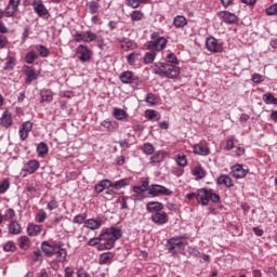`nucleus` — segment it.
Listing matches in <instances>:
<instances>
[{
  "label": "nucleus",
  "instance_id": "nucleus-36",
  "mask_svg": "<svg viewBox=\"0 0 277 277\" xmlns=\"http://www.w3.org/2000/svg\"><path fill=\"white\" fill-rule=\"evenodd\" d=\"M113 115L115 116L116 120H126V118H129L127 111L121 108H114Z\"/></svg>",
  "mask_w": 277,
  "mask_h": 277
},
{
  "label": "nucleus",
  "instance_id": "nucleus-15",
  "mask_svg": "<svg viewBox=\"0 0 277 277\" xmlns=\"http://www.w3.org/2000/svg\"><path fill=\"white\" fill-rule=\"evenodd\" d=\"M219 18L223 21V23H227L228 25H233L237 23V15L235 13H230L228 11H221L217 13Z\"/></svg>",
  "mask_w": 277,
  "mask_h": 277
},
{
  "label": "nucleus",
  "instance_id": "nucleus-64",
  "mask_svg": "<svg viewBox=\"0 0 277 277\" xmlns=\"http://www.w3.org/2000/svg\"><path fill=\"white\" fill-rule=\"evenodd\" d=\"M57 207H58V205H57V201H55V200H51L48 203L49 211H55V209H57Z\"/></svg>",
  "mask_w": 277,
  "mask_h": 277
},
{
  "label": "nucleus",
  "instance_id": "nucleus-48",
  "mask_svg": "<svg viewBox=\"0 0 277 277\" xmlns=\"http://www.w3.org/2000/svg\"><path fill=\"white\" fill-rule=\"evenodd\" d=\"M176 163L181 168H186L187 167V157L185 155H179L176 158Z\"/></svg>",
  "mask_w": 277,
  "mask_h": 277
},
{
  "label": "nucleus",
  "instance_id": "nucleus-26",
  "mask_svg": "<svg viewBox=\"0 0 277 277\" xmlns=\"http://www.w3.org/2000/svg\"><path fill=\"white\" fill-rule=\"evenodd\" d=\"M40 103H53V91L49 89H43L40 92Z\"/></svg>",
  "mask_w": 277,
  "mask_h": 277
},
{
  "label": "nucleus",
  "instance_id": "nucleus-50",
  "mask_svg": "<svg viewBox=\"0 0 277 277\" xmlns=\"http://www.w3.org/2000/svg\"><path fill=\"white\" fill-rule=\"evenodd\" d=\"M145 101L148 105H157V96L153 93H147Z\"/></svg>",
  "mask_w": 277,
  "mask_h": 277
},
{
  "label": "nucleus",
  "instance_id": "nucleus-42",
  "mask_svg": "<svg viewBox=\"0 0 277 277\" xmlns=\"http://www.w3.org/2000/svg\"><path fill=\"white\" fill-rule=\"evenodd\" d=\"M155 57H157V53L153 52H146L144 56V64H153L155 62Z\"/></svg>",
  "mask_w": 277,
  "mask_h": 277
},
{
  "label": "nucleus",
  "instance_id": "nucleus-20",
  "mask_svg": "<svg viewBox=\"0 0 277 277\" xmlns=\"http://www.w3.org/2000/svg\"><path fill=\"white\" fill-rule=\"evenodd\" d=\"M119 42L123 51H135L137 49V43L129 38H123Z\"/></svg>",
  "mask_w": 277,
  "mask_h": 277
},
{
  "label": "nucleus",
  "instance_id": "nucleus-52",
  "mask_svg": "<svg viewBox=\"0 0 277 277\" xmlns=\"http://www.w3.org/2000/svg\"><path fill=\"white\" fill-rule=\"evenodd\" d=\"M263 101L266 105H274V101L276 97L272 93H266L263 95Z\"/></svg>",
  "mask_w": 277,
  "mask_h": 277
},
{
  "label": "nucleus",
  "instance_id": "nucleus-51",
  "mask_svg": "<svg viewBox=\"0 0 277 277\" xmlns=\"http://www.w3.org/2000/svg\"><path fill=\"white\" fill-rule=\"evenodd\" d=\"M100 8H101V4H98V2H96V1H91L89 3V10H90L91 14H96V12H98Z\"/></svg>",
  "mask_w": 277,
  "mask_h": 277
},
{
  "label": "nucleus",
  "instance_id": "nucleus-25",
  "mask_svg": "<svg viewBox=\"0 0 277 277\" xmlns=\"http://www.w3.org/2000/svg\"><path fill=\"white\" fill-rule=\"evenodd\" d=\"M57 248V245H51L47 241H43L41 243V250L44 252L45 256H53L55 255V250Z\"/></svg>",
  "mask_w": 277,
  "mask_h": 277
},
{
  "label": "nucleus",
  "instance_id": "nucleus-4",
  "mask_svg": "<svg viewBox=\"0 0 277 277\" xmlns=\"http://www.w3.org/2000/svg\"><path fill=\"white\" fill-rule=\"evenodd\" d=\"M185 246H187V242L183 241V237L181 236L172 237L167 241V250H169L171 254H179V252H183V250H185Z\"/></svg>",
  "mask_w": 277,
  "mask_h": 277
},
{
  "label": "nucleus",
  "instance_id": "nucleus-45",
  "mask_svg": "<svg viewBox=\"0 0 277 277\" xmlns=\"http://www.w3.org/2000/svg\"><path fill=\"white\" fill-rule=\"evenodd\" d=\"M10 189V179H4L0 182V194H5Z\"/></svg>",
  "mask_w": 277,
  "mask_h": 277
},
{
  "label": "nucleus",
  "instance_id": "nucleus-31",
  "mask_svg": "<svg viewBox=\"0 0 277 277\" xmlns=\"http://www.w3.org/2000/svg\"><path fill=\"white\" fill-rule=\"evenodd\" d=\"M148 179H146L145 181L142 182L141 186H133V192L134 194H144V192H148Z\"/></svg>",
  "mask_w": 277,
  "mask_h": 277
},
{
  "label": "nucleus",
  "instance_id": "nucleus-8",
  "mask_svg": "<svg viewBox=\"0 0 277 277\" xmlns=\"http://www.w3.org/2000/svg\"><path fill=\"white\" fill-rule=\"evenodd\" d=\"M120 81L121 83H129L130 85H132V88H137L140 87V83H141L140 78L134 76L132 71H124L120 76Z\"/></svg>",
  "mask_w": 277,
  "mask_h": 277
},
{
  "label": "nucleus",
  "instance_id": "nucleus-7",
  "mask_svg": "<svg viewBox=\"0 0 277 277\" xmlns=\"http://www.w3.org/2000/svg\"><path fill=\"white\" fill-rule=\"evenodd\" d=\"M193 150L195 155H199L200 157H209V155H211V147H209L207 141H201L200 143L195 144Z\"/></svg>",
  "mask_w": 277,
  "mask_h": 277
},
{
  "label": "nucleus",
  "instance_id": "nucleus-5",
  "mask_svg": "<svg viewBox=\"0 0 277 277\" xmlns=\"http://www.w3.org/2000/svg\"><path fill=\"white\" fill-rule=\"evenodd\" d=\"M148 195L151 198H157V196H172V190L159 184H151L148 187Z\"/></svg>",
  "mask_w": 277,
  "mask_h": 277
},
{
  "label": "nucleus",
  "instance_id": "nucleus-23",
  "mask_svg": "<svg viewBox=\"0 0 277 277\" xmlns=\"http://www.w3.org/2000/svg\"><path fill=\"white\" fill-rule=\"evenodd\" d=\"M40 168V162L38 160H30L24 164L23 171L28 174H34Z\"/></svg>",
  "mask_w": 277,
  "mask_h": 277
},
{
  "label": "nucleus",
  "instance_id": "nucleus-53",
  "mask_svg": "<svg viewBox=\"0 0 277 277\" xmlns=\"http://www.w3.org/2000/svg\"><path fill=\"white\" fill-rule=\"evenodd\" d=\"M88 217V214L81 213L74 217V224H83V221Z\"/></svg>",
  "mask_w": 277,
  "mask_h": 277
},
{
  "label": "nucleus",
  "instance_id": "nucleus-56",
  "mask_svg": "<svg viewBox=\"0 0 277 277\" xmlns=\"http://www.w3.org/2000/svg\"><path fill=\"white\" fill-rule=\"evenodd\" d=\"M101 241H103V240L101 239V236L95 237V238H91V239L89 240V242H88V246H91L92 248H94V246H97V248H98V246H101Z\"/></svg>",
  "mask_w": 277,
  "mask_h": 277
},
{
  "label": "nucleus",
  "instance_id": "nucleus-29",
  "mask_svg": "<svg viewBox=\"0 0 277 277\" xmlns=\"http://www.w3.org/2000/svg\"><path fill=\"white\" fill-rule=\"evenodd\" d=\"M40 233H42V228L40 227V225H36V224L28 225L27 234L29 235V237H38Z\"/></svg>",
  "mask_w": 277,
  "mask_h": 277
},
{
  "label": "nucleus",
  "instance_id": "nucleus-58",
  "mask_svg": "<svg viewBox=\"0 0 277 277\" xmlns=\"http://www.w3.org/2000/svg\"><path fill=\"white\" fill-rule=\"evenodd\" d=\"M4 252H14L16 250V247L14 246V242L9 241L3 247Z\"/></svg>",
  "mask_w": 277,
  "mask_h": 277
},
{
  "label": "nucleus",
  "instance_id": "nucleus-37",
  "mask_svg": "<svg viewBox=\"0 0 277 277\" xmlns=\"http://www.w3.org/2000/svg\"><path fill=\"white\" fill-rule=\"evenodd\" d=\"M37 153L39 157H44V155L49 153V145L44 142L39 143L37 146Z\"/></svg>",
  "mask_w": 277,
  "mask_h": 277
},
{
  "label": "nucleus",
  "instance_id": "nucleus-63",
  "mask_svg": "<svg viewBox=\"0 0 277 277\" xmlns=\"http://www.w3.org/2000/svg\"><path fill=\"white\" fill-rule=\"evenodd\" d=\"M251 81H253V83H261V81H263V76H261V74H253Z\"/></svg>",
  "mask_w": 277,
  "mask_h": 277
},
{
  "label": "nucleus",
  "instance_id": "nucleus-1",
  "mask_svg": "<svg viewBox=\"0 0 277 277\" xmlns=\"http://www.w3.org/2000/svg\"><path fill=\"white\" fill-rule=\"evenodd\" d=\"M122 237V229L120 227H108L102 230L100 238L103 243L97 247L100 252L103 250H111L116 246V241Z\"/></svg>",
  "mask_w": 277,
  "mask_h": 277
},
{
  "label": "nucleus",
  "instance_id": "nucleus-11",
  "mask_svg": "<svg viewBox=\"0 0 277 277\" xmlns=\"http://www.w3.org/2000/svg\"><path fill=\"white\" fill-rule=\"evenodd\" d=\"M75 40L76 42H94V40H98V35L91 32V31H87V32H82V34H76L75 35Z\"/></svg>",
  "mask_w": 277,
  "mask_h": 277
},
{
  "label": "nucleus",
  "instance_id": "nucleus-39",
  "mask_svg": "<svg viewBox=\"0 0 277 277\" xmlns=\"http://www.w3.org/2000/svg\"><path fill=\"white\" fill-rule=\"evenodd\" d=\"M131 183L129 179H121L113 184L114 189H122V187H127Z\"/></svg>",
  "mask_w": 277,
  "mask_h": 277
},
{
  "label": "nucleus",
  "instance_id": "nucleus-17",
  "mask_svg": "<svg viewBox=\"0 0 277 277\" xmlns=\"http://www.w3.org/2000/svg\"><path fill=\"white\" fill-rule=\"evenodd\" d=\"M19 5H21V0H9V3L5 8V16L10 18L14 14H16V10H18Z\"/></svg>",
  "mask_w": 277,
  "mask_h": 277
},
{
  "label": "nucleus",
  "instance_id": "nucleus-57",
  "mask_svg": "<svg viewBox=\"0 0 277 277\" xmlns=\"http://www.w3.org/2000/svg\"><path fill=\"white\" fill-rule=\"evenodd\" d=\"M44 220H47V212L40 211V212L36 215V222H37L38 224H42V222H44Z\"/></svg>",
  "mask_w": 277,
  "mask_h": 277
},
{
  "label": "nucleus",
  "instance_id": "nucleus-18",
  "mask_svg": "<svg viewBox=\"0 0 277 277\" xmlns=\"http://www.w3.org/2000/svg\"><path fill=\"white\" fill-rule=\"evenodd\" d=\"M232 174L234 179H246L248 171L243 169V166L235 164L232 167Z\"/></svg>",
  "mask_w": 277,
  "mask_h": 277
},
{
  "label": "nucleus",
  "instance_id": "nucleus-6",
  "mask_svg": "<svg viewBox=\"0 0 277 277\" xmlns=\"http://www.w3.org/2000/svg\"><path fill=\"white\" fill-rule=\"evenodd\" d=\"M32 8L40 18L49 19V16H51V14L49 13V9H47V6L44 5V3H42L41 0H34Z\"/></svg>",
  "mask_w": 277,
  "mask_h": 277
},
{
  "label": "nucleus",
  "instance_id": "nucleus-40",
  "mask_svg": "<svg viewBox=\"0 0 277 277\" xmlns=\"http://www.w3.org/2000/svg\"><path fill=\"white\" fill-rule=\"evenodd\" d=\"M25 62L26 64H34L36 60H38V54H36L35 51H29L25 55Z\"/></svg>",
  "mask_w": 277,
  "mask_h": 277
},
{
  "label": "nucleus",
  "instance_id": "nucleus-30",
  "mask_svg": "<svg viewBox=\"0 0 277 277\" xmlns=\"http://www.w3.org/2000/svg\"><path fill=\"white\" fill-rule=\"evenodd\" d=\"M9 233L11 235H21V223L18 221H12L9 224Z\"/></svg>",
  "mask_w": 277,
  "mask_h": 277
},
{
  "label": "nucleus",
  "instance_id": "nucleus-43",
  "mask_svg": "<svg viewBox=\"0 0 277 277\" xmlns=\"http://www.w3.org/2000/svg\"><path fill=\"white\" fill-rule=\"evenodd\" d=\"M193 174L194 176H197V179H205L206 176L205 169H202L200 166L195 167Z\"/></svg>",
  "mask_w": 277,
  "mask_h": 277
},
{
  "label": "nucleus",
  "instance_id": "nucleus-41",
  "mask_svg": "<svg viewBox=\"0 0 277 277\" xmlns=\"http://www.w3.org/2000/svg\"><path fill=\"white\" fill-rule=\"evenodd\" d=\"M40 57H49L51 55V52L48 50L45 45L39 44L36 47Z\"/></svg>",
  "mask_w": 277,
  "mask_h": 277
},
{
  "label": "nucleus",
  "instance_id": "nucleus-10",
  "mask_svg": "<svg viewBox=\"0 0 277 277\" xmlns=\"http://www.w3.org/2000/svg\"><path fill=\"white\" fill-rule=\"evenodd\" d=\"M206 47L208 51H211L212 53H222V51H224V48L222 44L217 43V39H215V37H209L206 40Z\"/></svg>",
  "mask_w": 277,
  "mask_h": 277
},
{
  "label": "nucleus",
  "instance_id": "nucleus-24",
  "mask_svg": "<svg viewBox=\"0 0 277 277\" xmlns=\"http://www.w3.org/2000/svg\"><path fill=\"white\" fill-rule=\"evenodd\" d=\"M54 254L56 255L58 263H64L66 261V256H68V251L62 248V245H56Z\"/></svg>",
  "mask_w": 277,
  "mask_h": 277
},
{
  "label": "nucleus",
  "instance_id": "nucleus-59",
  "mask_svg": "<svg viewBox=\"0 0 277 277\" xmlns=\"http://www.w3.org/2000/svg\"><path fill=\"white\" fill-rule=\"evenodd\" d=\"M15 216H16V212H14V209H8L5 211V214H4L5 220H14Z\"/></svg>",
  "mask_w": 277,
  "mask_h": 277
},
{
  "label": "nucleus",
  "instance_id": "nucleus-19",
  "mask_svg": "<svg viewBox=\"0 0 277 277\" xmlns=\"http://www.w3.org/2000/svg\"><path fill=\"white\" fill-rule=\"evenodd\" d=\"M103 226V220L101 219H88L84 221V227L90 230H98Z\"/></svg>",
  "mask_w": 277,
  "mask_h": 277
},
{
  "label": "nucleus",
  "instance_id": "nucleus-22",
  "mask_svg": "<svg viewBox=\"0 0 277 277\" xmlns=\"http://www.w3.org/2000/svg\"><path fill=\"white\" fill-rule=\"evenodd\" d=\"M146 211L148 213H158L159 211H163V203L159 201H149L146 205Z\"/></svg>",
  "mask_w": 277,
  "mask_h": 277
},
{
  "label": "nucleus",
  "instance_id": "nucleus-47",
  "mask_svg": "<svg viewBox=\"0 0 277 277\" xmlns=\"http://www.w3.org/2000/svg\"><path fill=\"white\" fill-rule=\"evenodd\" d=\"M137 57H140L138 53H136V52L130 53L127 57L128 64H130V66H133V64H135V62H137Z\"/></svg>",
  "mask_w": 277,
  "mask_h": 277
},
{
  "label": "nucleus",
  "instance_id": "nucleus-38",
  "mask_svg": "<svg viewBox=\"0 0 277 277\" xmlns=\"http://www.w3.org/2000/svg\"><path fill=\"white\" fill-rule=\"evenodd\" d=\"M6 60H9V61L5 63V65H4V67H3V70H9V71H11V70H13L14 67L16 66V57H14V56H8Z\"/></svg>",
  "mask_w": 277,
  "mask_h": 277
},
{
  "label": "nucleus",
  "instance_id": "nucleus-9",
  "mask_svg": "<svg viewBox=\"0 0 277 277\" xmlns=\"http://www.w3.org/2000/svg\"><path fill=\"white\" fill-rule=\"evenodd\" d=\"M166 44H168V39L160 37L154 41H148L147 49L149 51H163V49H166Z\"/></svg>",
  "mask_w": 277,
  "mask_h": 277
},
{
  "label": "nucleus",
  "instance_id": "nucleus-61",
  "mask_svg": "<svg viewBox=\"0 0 277 277\" xmlns=\"http://www.w3.org/2000/svg\"><path fill=\"white\" fill-rule=\"evenodd\" d=\"M127 197H119L117 202H121V209H129V205L127 203Z\"/></svg>",
  "mask_w": 277,
  "mask_h": 277
},
{
  "label": "nucleus",
  "instance_id": "nucleus-21",
  "mask_svg": "<svg viewBox=\"0 0 277 277\" xmlns=\"http://www.w3.org/2000/svg\"><path fill=\"white\" fill-rule=\"evenodd\" d=\"M12 113H10V110H5L0 119V126L4 127V129H10V127H12Z\"/></svg>",
  "mask_w": 277,
  "mask_h": 277
},
{
  "label": "nucleus",
  "instance_id": "nucleus-62",
  "mask_svg": "<svg viewBox=\"0 0 277 277\" xmlns=\"http://www.w3.org/2000/svg\"><path fill=\"white\" fill-rule=\"evenodd\" d=\"M8 47V37L0 35V50Z\"/></svg>",
  "mask_w": 277,
  "mask_h": 277
},
{
  "label": "nucleus",
  "instance_id": "nucleus-28",
  "mask_svg": "<svg viewBox=\"0 0 277 277\" xmlns=\"http://www.w3.org/2000/svg\"><path fill=\"white\" fill-rule=\"evenodd\" d=\"M173 25L177 29H183V27H186L187 25V17L183 15H177L173 18Z\"/></svg>",
  "mask_w": 277,
  "mask_h": 277
},
{
  "label": "nucleus",
  "instance_id": "nucleus-49",
  "mask_svg": "<svg viewBox=\"0 0 277 277\" xmlns=\"http://www.w3.org/2000/svg\"><path fill=\"white\" fill-rule=\"evenodd\" d=\"M143 153H145V155H153V153H155V146L150 143H145L143 145Z\"/></svg>",
  "mask_w": 277,
  "mask_h": 277
},
{
  "label": "nucleus",
  "instance_id": "nucleus-54",
  "mask_svg": "<svg viewBox=\"0 0 277 277\" xmlns=\"http://www.w3.org/2000/svg\"><path fill=\"white\" fill-rule=\"evenodd\" d=\"M126 2H127V5L129 8H132L133 10H137V8H140V5H142L140 0H126Z\"/></svg>",
  "mask_w": 277,
  "mask_h": 277
},
{
  "label": "nucleus",
  "instance_id": "nucleus-16",
  "mask_svg": "<svg viewBox=\"0 0 277 277\" xmlns=\"http://www.w3.org/2000/svg\"><path fill=\"white\" fill-rule=\"evenodd\" d=\"M31 129H34V123H31V121H26L19 127V137L23 142L29 137Z\"/></svg>",
  "mask_w": 277,
  "mask_h": 277
},
{
  "label": "nucleus",
  "instance_id": "nucleus-32",
  "mask_svg": "<svg viewBox=\"0 0 277 277\" xmlns=\"http://www.w3.org/2000/svg\"><path fill=\"white\" fill-rule=\"evenodd\" d=\"M217 184L219 185H225V187H233V179H230V176L228 175H221L217 179Z\"/></svg>",
  "mask_w": 277,
  "mask_h": 277
},
{
  "label": "nucleus",
  "instance_id": "nucleus-27",
  "mask_svg": "<svg viewBox=\"0 0 277 277\" xmlns=\"http://www.w3.org/2000/svg\"><path fill=\"white\" fill-rule=\"evenodd\" d=\"M162 55L164 57V62H167L168 64H179V57H176V54H174V52L169 50L163 52Z\"/></svg>",
  "mask_w": 277,
  "mask_h": 277
},
{
  "label": "nucleus",
  "instance_id": "nucleus-55",
  "mask_svg": "<svg viewBox=\"0 0 277 277\" xmlns=\"http://www.w3.org/2000/svg\"><path fill=\"white\" fill-rule=\"evenodd\" d=\"M266 14H267V16H276V14H277V3L268 6L266 9Z\"/></svg>",
  "mask_w": 277,
  "mask_h": 277
},
{
  "label": "nucleus",
  "instance_id": "nucleus-14",
  "mask_svg": "<svg viewBox=\"0 0 277 277\" xmlns=\"http://www.w3.org/2000/svg\"><path fill=\"white\" fill-rule=\"evenodd\" d=\"M76 53L80 62H90V58L92 57L90 49L83 44L78 45Z\"/></svg>",
  "mask_w": 277,
  "mask_h": 277
},
{
  "label": "nucleus",
  "instance_id": "nucleus-12",
  "mask_svg": "<svg viewBox=\"0 0 277 277\" xmlns=\"http://www.w3.org/2000/svg\"><path fill=\"white\" fill-rule=\"evenodd\" d=\"M24 75L26 76L25 82L28 85H31V83H34V81H36V79L39 77L38 72H36V69L30 66H24Z\"/></svg>",
  "mask_w": 277,
  "mask_h": 277
},
{
  "label": "nucleus",
  "instance_id": "nucleus-34",
  "mask_svg": "<svg viewBox=\"0 0 277 277\" xmlns=\"http://www.w3.org/2000/svg\"><path fill=\"white\" fill-rule=\"evenodd\" d=\"M29 246H31V241L29 240V237L22 236L18 238V247L22 250H28Z\"/></svg>",
  "mask_w": 277,
  "mask_h": 277
},
{
  "label": "nucleus",
  "instance_id": "nucleus-35",
  "mask_svg": "<svg viewBox=\"0 0 277 277\" xmlns=\"http://www.w3.org/2000/svg\"><path fill=\"white\" fill-rule=\"evenodd\" d=\"M166 159V151H157L150 157V163H161Z\"/></svg>",
  "mask_w": 277,
  "mask_h": 277
},
{
  "label": "nucleus",
  "instance_id": "nucleus-2",
  "mask_svg": "<svg viewBox=\"0 0 277 277\" xmlns=\"http://www.w3.org/2000/svg\"><path fill=\"white\" fill-rule=\"evenodd\" d=\"M150 70L154 75L166 77L167 79H176V76L181 74V69L177 66L161 62L155 63Z\"/></svg>",
  "mask_w": 277,
  "mask_h": 277
},
{
  "label": "nucleus",
  "instance_id": "nucleus-46",
  "mask_svg": "<svg viewBox=\"0 0 277 277\" xmlns=\"http://www.w3.org/2000/svg\"><path fill=\"white\" fill-rule=\"evenodd\" d=\"M146 116L148 120H160L161 116H159V113L157 110H146Z\"/></svg>",
  "mask_w": 277,
  "mask_h": 277
},
{
  "label": "nucleus",
  "instance_id": "nucleus-44",
  "mask_svg": "<svg viewBox=\"0 0 277 277\" xmlns=\"http://www.w3.org/2000/svg\"><path fill=\"white\" fill-rule=\"evenodd\" d=\"M131 21L140 22L144 18V13L142 11H132L130 14Z\"/></svg>",
  "mask_w": 277,
  "mask_h": 277
},
{
  "label": "nucleus",
  "instance_id": "nucleus-3",
  "mask_svg": "<svg viewBox=\"0 0 277 277\" xmlns=\"http://www.w3.org/2000/svg\"><path fill=\"white\" fill-rule=\"evenodd\" d=\"M196 200L198 205H201V207H207L210 200L211 202H219L220 195L211 188H200L197 190Z\"/></svg>",
  "mask_w": 277,
  "mask_h": 277
},
{
  "label": "nucleus",
  "instance_id": "nucleus-60",
  "mask_svg": "<svg viewBox=\"0 0 277 277\" xmlns=\"http://www.w3.org/2000/svg\"><path fill=\"white\" fill-rule=\"evenodd\" d=\"M101 124L102 127H104V129H107V131H114V124L111 123V121L104 120Z\"/></svg>",
  "mask_w": 277,
  "mask_h": 277
},
{
  "label": "nucleus",
  "instance_id": "nucleus-13",
  "mask_svg": "<svg viewBox=\"0 0 277 277\" xmlns=\"http://www.w3.org/2000/svg\"><path fill=\"white\" fill-rule=\"evenodd\" d=\"M151 222H154V224H158V225H163V224H168V213H166L164 211H159V212H154L150 216Z\"/></svg>",
  "mask_w": 277,
  "mask_h": 277
},
{
  "label": "nucleus",
  "instance_id": "nucleus-33",
  "mask_svg": "<svg viewBox=\"0 0 277 277\" xmlns=\"http://www.w3.org/2000/svg\"><path fill=\"white\" fill-rule=\"evenodd\" d=\"M111 259H114V253H111V252L102 253L100 255V264L107 265V264L111 263Z\"/></svg>",
  "mask_w": 277,
  "mask_h": 277
}]
</instances>
